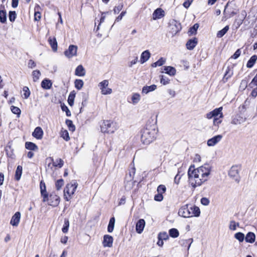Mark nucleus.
<instances>
[{
  "instance_id": "nucleus-44",
  "label": "nucleus",
  "mask_w": 257,
  "mask_h": 257,
  "mask_svg": "<svg viewBox=\"0 0 257 257\" xmlns=\"http://www.w3.org/2000/svg\"><path fill=\"white\" fill-rule=\"evenodd\" d=\"M69 227V221L68 219H65L64 223L63 226L62 228V232L65 233H67L68 231Z\"/></svg>"
},
{
  "instance_id": "nucleus-22",
  "label": "nucleus",
  "mask_w": 257,
  "mask_h": 257,
  "mask_svg": "<svg viewBox=\"0 0 257 257\" xmlns=\"http://www.w3.org/2000/svg\"><path fill=\"white\" fill-rule=\"evenodd\" d=\"M162 72H165L166 74L173 76L176 74V70L172 66H164V71Z\"/></svg>"
},
{
  "instance_id": "nucleus-50",
  "label": "nucleus",
  "mask_w": 257,
  "mask_h": 257,
  "mask_svg": "<svg viewBox=\"0 0 257 257\" xmlns=\"http://www.w3.org/2000/svg\"><path fill=\"white\" fill-rule=\"evenodd\" d=\"M158 238L166 240L169 239V235L166 232H160L158 235Z\"/></svg>"
},
{
  "instance_id": "nucleus-43",
  "label": "nucleus",
  "mask_w": 257,
  "mask_h": 257,
  "mask_svg": "<svg viewBox=\"0 0 257 257\" xmlns=\"http://www.w3.org/2000/svg\"><path fill=\"white\" fill-rule=\"evenodd\" d=\"M33 79V81L36 82L38 81L39 79V77L41 75V73L39 70H34L32 72Z\"/></svg>"
},
{
  "instance_id": "nucleus-47",
  "label": "nucleus",
  "mask_w": 257,
  "mask_h": 257,
  "mask_svg": "<svg viewBox=\"0 0 257 257\" xmlns=\"http://www.w3.org/2000/svg\"><path fill=\"white\" fill-rule=\"evenodd\" d=\"M221 118L219 117V115H218V116H216L213 119V125L216 127L215 129H217L219 127V124L221 123L222 120L220 119Z\"/></svg>"
},
{
  "instance_id": "nucleus-31",
  "label": "nucleus",
  "mask_w": 257,
  "mask_h": 257,
  "mask_svg": "<svg viewBox=\"0 0 257 257\" xmlns=\"http://www.w3.org/2000/svg\"><path fill=\"white\" fill-rule=\"evenodd\" d=\"M23 168L21 166H18L15 175V179L16 181H19L22 174Z\"/></svg>"
},
{
  "instance_id": "nucleus-15",
  "label": "nucleus",
  "mask_w": 257,
  "mask_h": 257,
  "mask_svg": "<svg viewBox=\"0 0 257 257\" xmlns=\"http://www.w3.org/2000/svg\"><path fill=\"white\" fill-rule=\"evenodd\" d=\"M20 218L21 213L20 212H16L12 216L10 224L13 226H17L20 222Z\"/></svg>"
},
{
  "instance_id": "nucleus-63",
  "label": "nucleus",
  "mask_w": 257,
  "mask_h": 257,
  "mask_svg": "<svg viewBox=\"0 0 257 257\" xmlns=\"http://www.w3.org/2000/svg\"><path fill=\"white\" fill-rule=\"evenodd\" d=\"M193 1V0H185L183 4V6L186 9L188 8L192 3Z\"/></svg>"
},
{
  "instance_id": "nucleus-26",
  "label": "nucleus",
  "mask_w": 257,
  "mask_h": 257,
  "mask_svg": "<svg viewBox=\"0 0 257 257\" xmlns=\"http://www.w3.org/2000/svg\"><path fill=\"white\" fill-rule=\"evenodd\" d=\"M52 86V82L48 79H44L41 82V87L44 89H49Z\"/></svg>"
},
{
  "instance_id": "nucleus-40",
  "label": "nucleus",
  "mask_w": 257,
  "mask_h": 257,
  "mask_svg": "<svg viewBox=\"0 0 257 257\" xmlns=\"http://www.w3.org/2000/svg\"><path fill=\"white\" fill-rule=\"evenodd\" d=\"M169 234L171 237L173 238L177 237L179 235L178 230L176 228L170 229L169 230Z\"/></svg>"
},
{
  "instance_id": "nucleus-9",
  "label": "nucleus",
  "mask_w": 257,
  "mask_h": 257,
  "mask_svg": "<svg viewBox=\"0 0 257 257\" xmlns=\"http://www.w3.org/2000/svg\"><path fill=\"white\" fill-rule=\"evenodd\" d=\"M77 51V47L74 45H70L67 50L65 51V55L70 58L73 56H76Z\"/></svg>"
},
{
  "instance_id": "nucleus-18",
  "label": "nucleus",
  "mask_w": 257,
  "mask_h": 257,
  "mask_svg": "<svg viewBox=\"0 0 257 257\" xmlns=\"http://www.w3.org/2000/svg\"><path fill=\"white\" fill-rule=\"evenodd\" d=\"M197 43L198 40L196 38L189 39L186 44L187 49L189 50H193L196 47Z\"/></svg>"
},
{
  "instance_id": "nucleus-52",
  "label": "nucleus",
  "mask_w": 257,
  "mask_h": 257,
  "mask_svg": "<svg viewBox=\"0 0 257 257\" xmlns=\"http://www.w3.org/2000/svg\"><path fill=\"white\" fill-rule=\"evenodd\" d=\"M160 76L161 77L160 82L163 85H167L170 83V80L168 77L164 75H160Z\"/></svg>"
},
{
  "instance_id": "nucleus-54",
  "label": "nucleus",
  "mask_w": 257,
  "mask_h": 257,
  "mask_svg": "<svg viewBox=\"0 0 257 257\" xmlns=\"http://www.w3.org/2000/svg\"><path fill=\"white\" fill-rule=\"evenodd\" d=\"M11 109L13 113L17 114L18 116L20 115L21 111L19 107L15 106H12L11 107Z\"/></svg>"
},
{
  "instance_id": "nucleus-53",
  "label": "nucleus",
  "mask_w": 257,
  "mask_h": 257,
  "mask_svg": "<svg viewBox=\"0 0 257 257\" xmlns=\"http://www.w3.org/2000/svg\"><path fill=\"white\" fill-rule=\"evenodd\" d=\"M23 91H24V96L25 99H27L30 95V91L29 88L27 86H24L23 88Z\"/></svg>"
},
{
  "instance_id": "nucleus-7",
  "label": "nucleus",
  "mask_w": 257,
  "mask_h": 257,
  "mask_svg": "<svg viewBox=\"0 0 257 257\" xmlns=\"http://www.w3.org/2000/svg\"><path fill=\"white\" fill-rule=\"evenodd\" d=\"M222 107L216 108L212 111L207 113L206 115V118L211 119L212 118H215L216 116L219 115V117H223V115L222 112Z\"/></svg>"
},
{
  "instance_id": "nucleus-8",
  "label": "nucleus",
  "mask_w": 257,
  "mask_h": 257,
  "mask_svg": "<svg viewBox=\"0 0 257 257\" xmlns=\"http://www.w3.org/2000/svg\"><path fill=\"white\" fill-rule=\"evenodd\" d=\"M191 206L190 207H188V205H184L181 207L178 211V214L185 218L191 217Z\"/></svg>"
},
{
  "instance_id": "nucleus-24",
  "label": "nucleus",
  "mask_w": 257,
  "mask_h": 257,
  "mask_svg": "<svg viewBox=\"0 0 257 257\" xmlns=\"http://www.w3.org/2000/svg\"><path fill=\"white\" fill-rule=\"evenodd\" d=\"M151 56V53L149 50H146L144 51L141 55L140 59V62L141 64H143L146 62L150 58Z\"/></svg>"
},
{
  "instance_id": "nucleus-11",
  "label": "nucleus",
  "mask_w": 257,
  "mask_h": 257,
  "mask_svg": "<svg viewBox=\"0 0 257 257\" xmlns=\"http://www.w3.org/2000/svg\"><path fill=\"white\" fill-rule=\"evenodd\" d=\"M246 16V12L245 11L242 12L240 16H239V18L235 20V21L233 23V26L235 28L236 30L238 29V28L243 23Z\"/></svg>"
},
{
  "instance_id": "nucleus-10",
  "label": "nucleus",
  "mask_w": 257,
  "mask_h": 257,
  "mask_svg": "<svg viewBox=\"0 0 257 257\" xmlns=\"http://www.w3.org/2000/svg\"><path fill=\"white\" fill-rule=\"evenodd\" d=\"M108 83L107 80H104L99 83V86L102 94L106 95L111 93L112 89L111 88H107V90H105L106 87L108 85Z\"/></svg>"
},
{
  "instance_id": "nucleus-46",
  "label": "nucleus",
  "mask_w": 257,
  "mask_h": 257,
  "mask_svg": "<svg viewBox=\"0 0 257 257\" xmlns=\"http://www.w3.org/2000/svg\"><path fill=\"white\" fill-rule=\"evenodd\" d=\"M65 122L66 124L67 125L68 127H69L70 131L73 132L75 130V126L73 124L72 120L70 119H66Z\"/></svg>"
},
{
  "instance_id": "nucleus-14",
  "label": "nucleus",
  "mask_w": 257,
  "mask_h": 257,
  "mask_svg": "<svg viewBox=\"0 0 257 257\" xmlns=\"http://www.w3.org/2000/svg\"><path fill=\"white\" fill-rule=\"evenodd\" d=\"M222 138V136L221 135L215 136L207 141V145L210 147L214 146L220 142Z\"/></svg>"
},
{
  "instance_id": "nucleus-39",
  "label": "nucleus",
  "mask_w": 257,
  "mask_h": 257,
  "mask_svg": "<svg viewBox=\"0 0 257 257\" xmlns=\"http://www.w3.org/2000/svg\"><path fill=\"white\" fill-rule=\"evenodd\" d=\"M234 238L238 240L239 242H242L245 240V236L244 234L241 232H238L234 234Z\"/></svg>"
},
{
  "instance_id": "nucleus-56",
  "label": "nucleus",
  "mask_w": 257,
  "mask_h": 257,
  "mask_svg": "<svg viewBox=\"0 0 257 257\" xmlns=\"http://www.w3.org/2000/svg\"><path fill=\"white\" fill-rule=\"evenodd\" d=\"M61 137L66 141H68L70 140L69 134L67 131L62 132Z\"/></svg>"
},
{
  "instance_id": "nucleus-32",
  "label": "nucleus",
  "mask_w": 257,
  "mask_h": 257,
  "mask_svg": "<svg viewBox=\"0 0 257 257\" xmlns=\"http://www.w3.org/2000/svg\"><path fill=\"white\" fill-rule=\"evenodd\" d=\"M256 60H257V56L256 55H254L252 56L250 58L249 60L248 61L247 64H246V67L249 68H252L253 67V66L254 65V64H255Z\"/></svg>"
},
{
  "instance_id": "nucleus-45",
  "label": "nucleus",
  "mask_w": 257,
  "mask_h": 257,
  "mask_svg": "<svg viewBox=\"0 0 257 257\" xmlns=\"http://www.w3.org/2000/svg\"><path fill=\"white\" fill-rule=\"evenodd\" d=\"M17 18V14L15 11H10L9 13V19L10 22H15Z\"/></svg>"
},
{
  "instance_id": "nucleus-58",
  "label": "nucleus",
  "mask_w": 257,
  "mask_h": 257,
  "mask_svg": "<svg viewBox=\"0 0 257 257\" xmlns=\"http://www.w3.org/2000/svg\"><path fill=\"white\" fill-rule=\"evenodd\" d=\"M166 62V59L163 57L160 58L157 61L155 62L157 66H161Z\"/></svg>"
},
{
  "instance_id": "nucleus-16",
  "label": "nucleus",
  "mask_w": 257,
  "mask_h": 257,
  "mask_svg": "<svg viewBox=\"0 0 257 257\" xmlns=\"http://www.w3.org/2000/svg\"><path fill=\"white\" fill-rule=\"evenodd\" d=\"M165 16V12L161 8H157L153 13V19H160Z\"/></svg>"
},
{
  "instance_id": "nucleus-37",
  "label": "nucleus",
  "mask_w": 257,
  "mask_h": 257,
  "mask_svg": "<svg viewBox=\"0 0 257 257\" xmlns=\"http://www.w3.org/2000/svg\"><path fill=\"white\" fill-rule=\"evenodd\" d=\"M229 29V26H226L224 28L217 32L216 35L217 37L219 38H222L227 32Z\"/></svg>"
},
{
  "instance_id": "nucleus-20",
  "label": "nucleus",
  "mask_w": 257,
  "mask_h": 257,
  "mask_svg": "<svg viewBox=\"0 0 257 257\" xmlns=\"http://www.w3.org/2000/svg\"><path fill=\"white\" fill-rule=\"evenodd\" d=\"M43 131L41 127L38 126L35 128L32 133V136L37 139H41L43 137Z\"/></svg>"
},
{
  "instance_id": "nucleus-28",
  "label": "nucleus",
  "mask_w": 257,
  "mask_h": 257,
  "mask_svg": "<svg viewBox=\"0 0 257 257\" xmlns=\"http://www.w3.org/2000/svg\"><path fill=\"white\" fill-rule=\"evenodd\" d=\"M48 42L53 51L56 52L57 51L58 48V44L56 39L55 37L53 38L50 37L48 39Z\"/></svg>"
},
{
  "instance_id": "nucleus-4",
  "label": "nucleus",
  "mask_w": 257,
  "mask_h": 257,
  "mask_svg": "<svg viewBox=\"0 0 257 257\" xmlns=\"http://www.w3.org/2000/svg\"><path fill=\"white\" fill-rule=\"evenodd\" d=\"M78 186V184L75 180H72L70 183L67 184L64 190V198L68 201Z\"/></svg>"
},
{
  "instance_id": "nucleus-61",
  "label": "nucleus",
  "mask_w": 257,
  "mask_h": 257,
  "mask_svg": "<svg viewBox=\"0 0 257 257\" xmlns=\"http://www.w3.org/2000/svg\"><path fill=\"white\" fill-rule=\"evenodd\" d=\"M241 54V51L239 49H237L235 52L234 53V54L231 56V58L236 59L238 58Z\"/></svg>"
},
{
  "instance_id": "nucleus-30",
  "label": "nucleus",
  "mask_w": 257,
  "mask_h": 257,
  "mask_svg": "<svg viewBox=\"0 0 257 257\" xmlns=\"http://www.w3.org/2000/svg\"><path fill=\"white\" fill-rule=\"evenodd\" d=\"M191 217H198L200 214V210L198 207L194 206H191Z\"/></svg>"
},
{
  "instance_id": "nucleus-33",
  "label": "nucleus",
  "mask_w": 257,
  "mask_h": 257,
  "mask_svg": "<svg viewBox=\"0 0 257 257\" xmlns=\"http://www.w3.org/2000/svg\"><path fill=\"white\" fill-rule=\"evenodd\" d=\"M199 27L198 23L195 24L192 27H190L188 31V35L191 36L193 35H196L197 34V31Z\"/></svg>"
},
{
  "instance_id": "nucleus-12",
  "label": "nucleus",
  "mask_w": 257,
  "mask_h": 257,
  "mask_svg": "<svg viewBox=\"0 0 257 257\" xmlns=\"http://www.w3.org/2000/svg\"><path fill=\"white\" fill-rule=\"evenodd\" d=\"M113 238L112 236L105 234L103 236V240L102 242L104 247H111L112 246Z\"/></svg>"
},
{
  "instance_id": "nucleus-21",
  "label": "nucleus",
  "mask_w": 257,
  "mask_h": 257,
  "mask_svg": "<svg viewBox=\"0 0 257 257\" xmlns=\"http://www.w3.org/2000/svg\"><path fill=\"white\" fill-rule=\"evenodd\" d=\"M157 89V85L153 84L150 86H145L142 88V93L143 94H147L150 92L153 91Z\"/></svg>"
},
{
  "instance_id": "nucleus-41",
  "label": "nucleus",
  "mask_w": 257,
  "mask_h": 257,
  "mask_svg": "<svg viewBox=\"0 0 257 257\" xmlns=\"http://www.w3.org/2000/svg\"><path fill=\"white\" fill-rule=\"evenodd\" d=\"M75 87L78 90H80L84 84V82L81 79H76L74 82Z\"/></svg>"
},
{
  "instance_id": "nucleus-64",
  "label": "nucleus",
  "mask_w": 257,
  "mask_h": 257,
  "mask_svg": "<svg viewBox=\"0 0 257 257\" xmlns=\"http://www.w3.org/2000/svg\"><path fill=\"white\" fill-rule=\"evenodd\" d=\"M229 229L232 230H236V222L232 220L230 222Z\"/></svg>"
},
{
  "instance_id": "nucleus-23",
  "label": "nucleus",
  "mask_w": 257,
  "mask_h": 257,
  "mask_svg": "<svg viewBox=\"0 0 257 257\" xmlns=\"http://www.w3.org/2000/svg\"><path fill=\"white\" fill-rule=\"evenodd\" d=\"M255 235L252 232H248L245 236V240L246 242L252 243L255 241Z\"/></svg>"
},
{
  "instance_id": "nucleus-42",
  "label": "nucleus",
  "mask_w": 257,
  "mask_h": 257,
  "mask_svg": "<svg viewBox=\"0 0 257 257\" xmlns=\"http://www.w3.org/2000/svg\"><path fill=\"white\" fill-rule=\"evenodd\" d=\"M242 121V118L240 116H235L232 118L231 123L233 124H238L241 123Z\"/></svg>"
},
{
  "instance_id": "nucleus-27",
  "label": "nucleus",
  "mask_w": 257,
  "mask_h": 257,
  "mask_svg": "<svg viewBox=\"0 0 257 257\" xmlns=\"http://www.w3.org/2000/svg\"><path fill=\"white\" fill-rule=\"evenodd\" d=\"M75 74L78 76H84L85 75V69L82 65H79L76 67Z\"/></svg>"
},
{
  "instance_id": "nucleus-57",
  "label": "nucleus",
  "mask_w": 257,
  "mask_h": 257,
  "mask_svg": "<svg viewBox=\"0 0 257 257\" xmlns=\"http://www.w3.org/2000/svg\"><path fill=\"white\" fill-rule=\"evenodd\" d=\"M247 86V81L246 80H242L240 82V86H239L240 89H241L242 90H244L246 88Z\"/></svg>"
},
{
  "instance_id": "nucleus-55",
  "label": "nucleus",
  "mask_w": 257,
  "mask_h": 257,
  "mask_svg": "<svg viewBox=\"0 0 257 257\" xmlns=\"http://www.w3.org/2000/svg\"><path fill=\"white\" fill-rule=\"evenodd\" d=\"M166 191V188L164 185H160L157 188L158 193L162 194L165 193Z\"/></svg>"
},
{
  "instance_id": "nucleus-13",
  "label": "nucleus",
  "mask_w": 257,
  "mask_h": 257,
  "mask_svg": "<svg viewBox=\"0 0 257 257\" xmlns=\"http://www.w3.org/2000/svg\"><path fill=\"white\" fill-rule=\"evenodd\" d=\"M171 26L172 33L173 35L177 34L182 29L181 24L176 20H173V21L172 22Z\"/></svg>"
},
{
  "instance_id": "nucleus-17",
  "label": "nucleus",
  "mask_w": 257,
  "mask_h": 257,
  "mask_svg": "<svg viewBox=\"0 0 257 257\" xmlns=\"http://www.w3.org/2000/svg\"><path fill=\"white\" fill-rule=\"evenodd\" d=\"M145 226V221L143 219H139L136 223V229L138 233H141Z\"/></svg>"
},
{
  "instance_id": "nucleus-25",
  "label": "nucleus",
  "mask_w": 257,
  "mask_h": 257,
  "mask_svg": "<svg viewBox=\"0 0 257 257\" xmlns=\"http://www.w3.org/2000/svg\"><path fill=\"white\" fill-rule=\"evenodd\" d=\"M233 75V70L228 67L225 71V74L222 79L223 83L227 81L228 79Z\"/></svg>"
},
{
  "instance_id": "nucleus-35",
  "label": "nucleus",
  "mask_w": 257,
  "mask_h": 257,
  "mask_svg": "<svg viewBox=\"0 0 257 257\" xmlns=\"http://www.w3.org/2000/svg\"><path fill=\"white\" fill-rule=\"evenodd\" d=\"M49 159L52 162H53V165L54 166L58 167L60 168L63 166L64 162L61 159H58L56 160L55 162H54V159L53 158L50 157Z\"/></svg>"
},
{
  "instance_id": "nucleus-62",
  "label": "nucleus",
  "mask_w": 257,
  "mask_h": 257,
  "mask_svg": "<svg viewBox=\"0 0 257 257\" xmlns=\"http://www.w3.org/2000/svg\"><path fill=\"white\" fill-rule=\"evenodd\" d=\"M209 200L208 198L203 197L201 199V203L202 205L207 206L209 204Z\"/></svg>"
},
{
  "instance_id": "nucleus-59",
  "label": "nucleus",
  "mask_w": 257,
  "mask_h": 257,
  "mask_svg": "<svg viewBox=\"0 0 257 257\" xmlns=\"http://www.w3.org/2000/svg\"><path fill=\"white\" fill-rule=\"evenodd\" d=\"M82 95H83V100H82V106L81 107L80 110V112H81L82 107H84L86 105V101H87V98L85 96V93H82Z\"/></svg>"
},
{
  "instance_id": "nucleus-36",
  "label": "nucleus",
  "mask_w": 257,
  "mask_h": 257,
  "mask_svg": "<svg viewBox=\"0 0 257 257\" xmlns=\"http://www.w3.org/2000/svg\"><path fill=\"white\" fill-rule=\"evenodd\" d=\"M115 224V218L114 217L110 218L109 223L107 226V231L108 232H112L113 230Z\"/></svg>"
},
{
  "instance_id": "nucleus-1",
  "label": "nucleus",
  "mask_w": 257,
  "mask_h": 257,
  "mask_svg": "<svg viewBox=\"0 0 257 257\" xmlns=\"http://www.w3.org/2000/svg\"><path fill=\"white\" fill-rule=\"evenodd\" d=\"M211 168L212 166L208 163H206L196 169L194 165H191L188 171L189 183L194 188L201 186L208 180Z\"/></svg>"
},
{
  "instance_id": "nucleus-51",
  "label": "nucleus",
  "mask_w": 257,
  "mask_h": 257,
  "mask_svg": "<svg viewBox=\"0 0 257 257\" xmlns=\"http://www.w3.org/2000/svg\"><path fill=\"white\" fill-rule=\"evenodd\" d=\"M61 108L63 111L66 112V114L67 116H71V112L68 109V107L65 105V104L63 103L61 104Z\"/></svg>"
},
{
  "instance_id": "nucleus-29",
  "label": "nucleus",
  "mask_w": 257,
  "mask_h": 257,
  "mask_svg": "<svg viewBox=\"0 0 257 257\" xmlns=\"http://www.w3.org/2000/svg\"><path fill=\"white\" fill-rule=\"evenodd\" d=\"M25 148L30 151H37L38 150V146L34 143L31 142H27L25 143Z\"/></svg>"
},
{
  "instance_id": "nucleus-48",
  "label": "nucleus",
  "mask_w": 257,
  "mask_h": 257,
  "mask_svg": "<svg viewBox=\"0 0 257 257\" xmlns=\"http://www.w3.org/2000/svg\"><path fill=\"white\" fill-rule=\"evenodd\" d=\"M140 100V95L139 93H134L132 97V100L134 104L137 103Z\"/></svg>"
},
{
  "instance_id": "nucleus-34",
  "label": "nucleus",
  "mask_w": 257,
  "mask_h": 257,
  "mask_svg": "<svg viewBox=\"0 0 257 257\" xmlns=\"http://www.w3.org/2000/svg\"><path fill=\"white\" fill-rule=\"evenodd\" d=\"M75 95L76 93L74 90L71 91L69 95L68 98V103L69 105L71 106H73L74 104Z\"/></svg>"
},
{
  "instance_id": "nucleus-19",
  "label": "nucleus",
  "mask_w": 257,
  "mask_h": 257,
  "mask_svg": "<svg viewBox=\"0 0 257 257\" xmlns=\"http://www.w3.org/2000/svg\"><path fill=\"white\" fill-rule=\"evenodd\" d=\"M0 9V22L2 24H5L7 22V12L5 10V6L1 5Z\"/></svg>"
},
{
  "instance_id": "nucleus-38",
  "label": "nucleus",
  "mask_w": 257,
  "mask_h": 257,
  "mask_svg": "<svg viewBox=\"0 0 257 257\" xmlns=\"http://www.w3.org/2000/svg\"><path fill=\"white\" fill-rule=\"evenodd\" d=\"M192 241H193V239L189 238L188 239H181L179 241V243L182 246H186V245H188L187 248H188V249H189Z\"/></svg>"
},
{
  "instance_id": "nucleus-2",
  "label": "nucleus",
  "mask_w": 257,
  "mask_h": 257,
  "mask_svg": "<svg viewBox=\"0 0 257 257\" xmlns=\"http://www.w3.org/2000/svg\"><path fill=\"white\" fill-rule=\"evenodd\" d=\"M155 125H147L146 128L141 131V141L144 145H149L156 138L158 130Z\"/></svg>"
},
{
  "instance_id": "nucleus-6",
  "label": "nucleus",
  "mask_w": 257,
  "mask_h": 257,
  "mask_svg": "<svg viewBox=\"0 0 257 257\" xmlns=\"http://www.w3.org/2000/svg\"><path fill=\"white\" fill-rule=\"evenodd\" d=\"M228 175L237 183H239L240 181V177L239 176L238 167L237 166H233L229 171Z\"/></svg>"
},
{
  "instance_id": "nucleus-5",
  "label": "nucleus",
  "mask_w": 257,
  "mask_h": 257,
  "mask_svg": "<svg viewBox=\"0 0 257 257\" xmlns=\"http://www.w3.org/2000/svg\"><path fill=\"white\" fill-rule=\"evenodd\" d=\"M101 131L103 133L112 134L116 130V123L110 120H103L100 125Z\"/></svg>"
},
{
  "instance_id": "nucleus-49",
  "label": "nucleus",
  "mask_w": 257,
  "mask_h": 257,
  "mask_svg": "<svg viewBox=\"0 0 257 257\" xmlns=\"http://www.w3.org/2000/svg\"><path fill=\"white\" fill-rule=\"evenodd\" d=\"M63 185H64L63 179H60L57 180V181L55 183V186H56V189L57 190H60L61 187L63 186Z\"/></svg>"
},
{
  "instance_id": "nucleus-3",
  "label": "nucleus",
  "mask_w": 257,
  "mask_h": 257,
  "mask_svg": "<svg viewBox=\"0 0 257 257\" xmlns=\"http://www.w3.org/2000/svg\"><path fill=\"white\" fill-rule=\"evenodd\" d=\"M40 187L41 195L43 197V202L48 201V204L53 206L58 205L60 202L59 197L58 195L53 194H51L49 197L46 191L45 184L43 181L40 182Z\"/></svg>"
},
{
  "instance_id": "nucleus-60",
  "label": "nucleus",
  "mask_w": 257,
  "mask_h": 257,
  "mask_svg": "<svg viewBox=\"0 0 257 257\" xmlns=\"http://www.w3.org/2000/svg\"><path fill=\"white\" fill-rule=\"evenodd\" d=\"M163 199V196L162 194L158 193L154 197V200L157 201H161Z\"/></svg>"
}]
</instances>
